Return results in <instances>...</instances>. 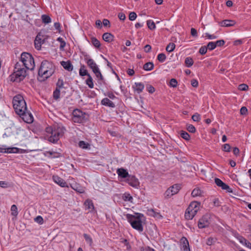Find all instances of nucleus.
Masks as SVG:
<instances>
[{
    "mask_svg": "<svg viewBox=\"0 0 251 251\" xmlns=\"http://www.w3.org/2000/svg\"><path fill=\"white\" fill-rule=\"evenodd\" d=\"M55 67L53 64L47 60H43L38 70V79L44 81L51 76L55 72Z\"/></svg>",
    "mask_w": 251,
    "mask_h": 251,
    "instance_id": "nucleus-1",
    "label": "nucleus"
},
{
    "mask_svg": "<svg viewBox=\"0 0 251 251\" xmlns=\"http://www.w3.org/2000/svg\"><path fill=\"white\" fill-rule=\"evenodd\" d=\"M143 217V214L138 213L136 214V216L129 214L126 215V218L132 227L140 232L143 230L142 222L141 221V218Z\"/></svg>",
    "mask_w": 251,
    "mask_h": 251,
    "instance_id": "nucleus-2",
    "label": "nucleus"
},
{
    "mask_svg": "<svg viewBox=\"0 0 251 251\" xmlns=\"http://www.w3.org/2000/svg\"><path fill=\"white\" fill-rule=\"evenodd\" d=\"M46 131L50 134L48 137L49 141L53 143H56L64 133V129L60 127L54 129L49 127L46 128Z\"/></svg>",
    "mask_w": 251,
    "mask_h": 251,
    "instance_id": "nucleus-3",
    "label": "nucleus"
},
{
    "mask_svg": "<svg viewBox=\"0 0 251 251\" xmlns=\"http://www.w3.org/2000/svg\"><path fill=\"white\" fill-rule=\"evenodd\" d=\"M20 61L26 69L32 70L35 67L34 58L29 53L23 52L21 55Z\"/></svg>",
    "mask_w": 251,
    "mask_h": 251,
    "instance_id": "nucleus-4",
    "label": "nucleus"
},
{
    "mask_svg": "<svg viewBox=\"0 0 251 251\" xmlns=\"http://www.w3.org/2000/svg\"><path fill=\"white\" fill-rule=\"evenodd\" d=\"M200 203L197 201L191 202L187 208L185 218L186 220H192L200 209Z\"/></svg>",
    "mask_w": 251,
    "mask_h": 251,
    "instance_id": "nucleus-5",
    "label": "nucleus"
},
{
    "mask_svg": "<svg viewBox=\"0 0 251 251\" xmlns=\"http://www.w3.org/2000/svg\"><path fill=\"white\" fill-rule=\"evenodd\" d=\"M72 120L74 122L76 123H82L87 119V115L81 110L76 109L73 112Z\"/></svg>",
    "mask_w": 251,
    "mask_h": 251,
    "instance_id": "nucleus-6",
    "label": "nucleus"
},
{
    "mask_svg": "<svg viewBox=\"0 0 251 251\" xmlns=\"http://www.w3.org/2000/svg\"><path fill=\"white\" fill-rule=\"evenodd\" d=\"M26 110V104L23 97L21 95H17V115Z\"/></svg>",
    "mask_w": 251,
    "mask_h": 251,
    "instance_id": "nucleus-7",
    "label": "nucleus"
},
{
    "mask_svg": "<svg viewBox=\"0 0 251 251\" xmlns=\"http://www.w3.org/2000/svg\"><path fill=\"white\" fill-rule=\"evenodd\" d=\"M181 187L179 184H176L169 188L164 193L165 198L168 199L172 196L177 194Z\"/></svg>",
    "mask_w": 251,
    "mask_h": 251,
    "instance_id": "nucleus-8",
    "label": "nucleus"
},
{
    "mask_svg": "<svg viewBox=\"0 0 251 251\" xmlns=\"http://www.w3.org/2000/svg\"><path fill=\"white\" fill-rule=\"evenodd\" d=\"M18 115L19 116V120L22 119L26 123L31 124L33 121V117L32 114L28 112L27 110L21 113H19Z\"/></svg>",
    "mask_w": 251,
    "mask_h": 251,
    "instance_id": "nucleus-9",
    "label": "nucleus"
},
{
    "mask_svg": "<svg viewBox=\"0 0 251 251\" xmlns=\"http://www.w3.org/2000/svg\"><path fill=\"white\" fill-rule=\"evenodd\" d=\"M18 64L17 62V80L19 79V81H21L25 79L27 75V70L25 68H18Z\"/></svg>",
    "mask_w": 251,
    "mask_h": 251,
    "instance_id": "nucleus-10",
    "label": "nucleus"
},
{
    "mask_svg": "<svg viewBox=\"0 0 251 251\" xmlns=\"http://www.w3.org/2000/svg\"><path fill=\"white\" fill-rule=\"evenodd\" d=\"M210 224L209 218L208 215H204L201 218L198 222V227L203 228L208 226Z\"/></svg>",
    "mask_w": 251,
    "mask_h": 251,
    "instance_id": "nucleus-11",
    "label": "nucleus"
},
{
    "mask_svg": "<svg viewBox=\"0 0 251 251\" xmlns=\"http://www.w3.org/2000/svg\"><path fill=\"white\" fill-rule=\"evenodd\" d=\"M126 181L129 185L133 187L137 188L139 186L138 179L134 176L130 175L129 177L126 178Z\"/></svg>",
    "mask_w": 251,
    "mask_h": 251,
    "instance_id": "nucleus-12",
    "label": "nucleus"
},
{
    "mask_svg": "<svg viewBox=\"0 0 251 251\" xmlns=\"http://www.w3.org/2000/svg\"><path fill=\"white\" fill-rule=\"evenodd\" d=\"M215 182L218 186L221 187L222 189L226 190L228 192H232L229 186L223 182L220 179L218 178H215Z\"/></svg>",
    "mask_w": 251,
    "mask_h": 251,
    "instance_id": "nucleus-13",
    "label": "nucleus"
},
{
    "mask_svg": "<svg viewBox=\"0 0 251 251\" xmlns=\"http://www.w3.org/2000/svg\"><path fill=\"white\" fill-rule=\"evenodd\" d=\"M52 179L55 183L62 187H68L66 182L58 176H53Z\"/></svg>",
    "mask_w": 251,
    "mask_h": 251,
    "instance_id": "nucleus-14",
    "label": "nucleus"
},
{
    "mask_svg": "<svg viewBox=\"0 0 251 251\" xmlns=\"http://www.w3.org/2000/svg\"><path fill=\"white\" fill-rule=\"evenodd\" d=\"M84 60L88 67L92 70L98 66L94 60L89 57L88 55L84 56Z\"/></svg>",
    "mask_w": 251,
    "mask_h": 251,
    "instance_id": "nucleus-15",
    "label": "nucleus"
},
{
    "mask_svg": "<svg viewBox=\"0 0 251 251\" xmlns=\"http://www.w3.org/2000/svg\"><path fill=\"white\" fill-rule=\"evenodd\" d=\"M218 24L221 26L229 27L234 25L236 24V22L234 20H225L219 22Z\"/></svg>",
    "mask_w": 251,
    "mask_h": 251,
    "instance_id": "nucleus-16",
    "label": "nucleus"
},
{
    "mask_svg": "<svg viewBox=\"0 0 251 251\" xmlns=\"http://www.w3.org/2000/svg\"><path fill=\"white\" fill-rule=\"evenodd\" d=\"M117 173L119 177L123 178H128L130 176L127 171L124 168H119L117 170Z\"/></svg>",
    "mask_w": 251,
    "mask_h": 251,
    "instance_id": "nucleus-17",
    "label": "nucleus"
},
{
    "mask_svg": "<svg viewBox=\"0 0 251 251\" xmlns=\"http://www.w3.org/2000/svg\"><path fill=\"white\" fill-rule=\"evenodd\" d=\"M101 103L103 105L108 106L111 108H114L115 107V104L107 98L103 99L101 101Z\"/></svg>",
    "mask_w": 251,
    "mask_h": 251,
    "instance_id": "nucleus-18",
    "label": "nucleus"
},
{
    "mask_svg": "<svg viewBox=\"0 0 251 251\" xmlns=\"http://www.w3.org/2000/svg\"><path fill=\"white\" fill-rule=\"evenodd\" d=\"M61 65L63 67L68 71H72L73 69V66L70 61L61 62Z\"/></svg>",
    "mask_w": 251,
    "mask_h": 251,
    "instance_id": "nucleus-19",
    "label": "nucleus"
},
{
    "mask_svg": "<svg viewBox=\"0 0 251 251\" xmlns=\"http://www.w3.org/2000/svg\"><path fill=\"white\" fill-rule=\"evenodd\" d=\"M39 36V35H37L34 41L35 47L38 50L41 49V45L44 43V40H42Z\"/></svg>",
    "mask_w": 251,
    "mask_h": 251,
    "instance_id": "nucleus-20",
    "label": "nucleus"
},
{
    "mask_svg": "<svg viewBox=\"0 0 251 251\" xmlns=\"http://www.w3.org/2000/svg\"><path fill=\"white\" fill-rule=\"evenodd\" d=\"M84 205L86 208L88 209L89 212H92L94 209L93 202L90 199H87L85 201Z\"/></svg>",
    "mask_w": 251,
    "mask_h": 251,
    "instance_id": "nucleus-21",
    "label": "nucleus"
},
{
    "mask_svg": "<svg viewBox=\"0 0 251 251\" xmlns=\"http://www.w3.org/2000/svg\"><path fill=\"white\" fill-rule=\"evenodd\" d=\"M92 71L95 74L96 76L97 77L98 80L101 81L103 80V77L102 75L98 66L96 67L94 69H92Z\"/></svg>",
    "mask_w": 251,
    "mask_h": 251,
    "instance_id": "nucleus-22",
    "label": "nucleus"
},
{
    "mask_svg": "<svg viewBox=\"0 0 251 251\" xmlns=\"http://www.w3.org/2000/svg\"><path fill=\"white\" fill-rule=\"evenodd\" d=\"M14 150H16V148H6L5 146H2L1 147L0 146V152H4V153H15V151H14Z\"/></svg>",
    "mask_w": 251,
    "mask_h": 251,
    "instance_id": "nucleus-23",
    "label": "nucleus"
},
{
    "mask_svg": "<svg viewBox=\"0 0 251 251\" xmlns=\"http://www.w3.org/2000/svg\"><path fill=\"white\" fill-rule=\"evenodd\" d=\"M114 36L110 33L106 32L104 33L102 35V39L107 42H111L113 40Z\"/></svg>",
    "mask_w": 251,
    "mask_h": 251,
    "instance_id": "nucleus-24",
    "label": "nucleus"
},
{
    "mask_svg": "<svg viewBox=\"0 0 251 251\" xmlns=\"http://www.w3.org/2000/svg\"><path fill=\"white\" fill-rule=\"evenodd\" d=\"M134 90L137 91L138 93H140L142 92L144 88V85L142 83H135V86H133Z\"/></svg>",
    "mask_w": 251,
    "mask_h": 251,
    "instance_id": "nucleus-25",
    "label": "nucleus"
},
{
    "mask_svg": "<svg viewBox=\"0 0 251 251\" xmlns=\"http://www.w3.org/2000/svg\"><path fill=\"white\" fill-rule=\"evenodd\" d=\"M71 187L74 190L79 193H83L85 192L84 188L77 184H74L73 186H71Z\"/></svg>",
    "mask_w": 251,
    "mask_h": 251,
    "instance_id": "nucleus-26",
    "label": "nucleus"
},
{
    "mask_svg": "<svg viewBox=\"0 0 251 251\" xmlns=\"http://www.w3.org/2000/svg\"><path fill=\"white\" fill-rule=\"evenodd\" d=\"M79 75L82 76L85 75L88 76V75H90L88 73L87 70L85 69V66L84 65L81 66L80 68L79 69Z\"/></svg>",
    "mask_w": 251,
    "mask_h": 251,
    "instance_id": "nucleus-27",
    "label": "nucleus"
},
{
    "mask_svg": "<svg viewBox=\"0 0 251 251\" xmlns=\"http://www.w3.org/2000/svg\"><path fill=\"white\" fill-rule=\"evenodd\" d=\"M154 65L152 62H148L143 66V69L145 71H151L153 69Z\"/></svg>",
    "mask_w": 251,
    "mask_h": 251,
    "instance_id": "nucleus-28",
    "label": "nucleus"
},
{
    "mask_svg": "<svg viewBox=\"0 0 251 251\" xmlns=\"http://www.w3.org/2000/svg\"><path fill=\"white\" fill-rule=\"evenodd\" d=\"M86 83L90 88H93L94 87L93 78L90 75H88V78L86 80Z\"/></svg>",
    "mask_w": 251,
    "mask_h": 251,
    "instance_id": "nucleus-29",
    "label": "nucleus"
},
{
    "mask_svg": "<svg viewBox=\"0 0 251 251\" xmlns=\"http://www.w3.org/2000/svg\"><path fill=\"white\" fill-rule=\"evenodd\" d=\"M91 42L96 48H99L100 46V41L95 37L91 38Z\"/></svg>",
    "mask_w": 251,
    "mask_h": 251,
    "instance_id": "nucleus-30",
    "label": "nucleus"
},
{
    "mask_svg": "<svg viewBox=\"0 0 251 251\" xmlns=\"http://www.w3.org/2000/svg\"><path fill=\"white\" fill-rule=\"evenodd\" d=\"M13 67V73L9 77V81L12 82H14L16 81V72L15 71L16 69V64L14 65Z\"/></svg>",
    "mask_w": 251,
    "mask_h": 251,
    "instance_id": "nucleus-31",
    "label": "nucleus"
},
{
    "mask_svg": "<svg viewBox=\"0 0 251 251\" xmlns=\"http://www.w3.org/2000/svg\"><path fill=\"white\" fill-rule=\"evenodd\" d=\"M148 28L151 30H153L156 28L155 23L151 20H148L147 22Z\"/></svg>",
    "mask_w": 251,
    "mask_h": 251,
    "instance_id": "nucleus-32",
    "label": "nucleus"
},
{
    "mask_svg": "<svg viewBox=\"0 0 251 251\" xmlns=\"http://www.w3.org/2000/svg\"><path fill=\"white\" fill-rule=\"evenodd\" d=\"M201 194V190L199 188L194 189L191 193V195L193 197H196L200 196Z\"/></svg>",
    "mask_w": 251,
    "mask_h": 251,
    "instance_id": "nucleus-33",
    "label": "nucleus"
},
{
    "mask_svg": "<svg viewBox=\"0 0 251 251\" xmlns=\"http://www.w3.org/2000/svg\"><path fill=\"white\" fill-rule=\"evenodd\" d=\"M42 21L45 24H49L51 22L50 18L47 15H43L41 17Z\"/></svg>",
    "mask_w": 251,
    "mask_h": 251,
    "instance_id": "nucleus-34",
    "label": "nucleus"
},
{
    "mask_svg": "<svg viewBox=\"0 0 251 251\" xmlns=\"http://www.w3.org/2000/svg\"><path fill=\"white\" fill-rule=\"evenodd\" d=\"M176 45L173 43H169L166 47V50L168 52L173 51L175 49Z\"/></svg>",
    "mask_w": 251,
    "mask_h": 251,
    "instance_id": "nucleus-35",
    "label": "nucleus"
},
{
    "mask_svg": "<svg viewBox=\"0 0 251 251\" xmlns=\"http://www.w3.org/2000/svg\"><path fill=\"white\" fill-rule=\"evenodd\" d=\"M11 215H12V220L13 223H14V219L16 217V204L12 205L11 208Z\"/></svg>",
    "mask_w": 251,
    "mask_h": 251,
    "instance_id": "nucleus-36",
    "label": "nucleus"
},
{
    "mask_svg": "<svg viewBox=\"0 0 251 251\" xmlns=\"http://www.w3.org/2000/svg\"><path fill=\"white\" fill-rule=\"evenodd\" d=\"M64 82L62 79L59 78L56 83V89H60L63 88Z\"/></svg>",
    "mask_w": 251,
    "mask_h": 251,
    "instance_id": "nucleus-37",
    "label": "nucleus"
},
{
    "mask_svg": "<svg viewBox=\"0 0 251 251\" xmlns=\"http://www.w3.org/2000/svg\"><path fill=\"white\" fill-rule=\"evenodd\" d=\"M186 128L187 130L191 133H195L196 132V128L195 126L191 124H187Z\"/></svg>",
    "mask_w": 251,
    "mask_h": 251,
    "instance_id": "nucleus-38",
    "label": "nucleus"
},
{
    "mask_svg": "<svg viewBox=\"0 0 251 251\" xmlns=\"http://www.w3.org/2000/svg\"><path fill=\"white\" fill-rule=\"evenodd\" d=\"M185 63L186 65L188 67H190L193 65L194 62H193V59L191 58L187 57L185 59Z\"/></svg>",
    "mask_w": 251,
    "mask_h": 251,
    "instance_id": "nucleus-39",
    "label": "nucleus"
},
{
    "mask_svg": "<svg viewBox=\"0 0 251 251\" xmlns=\"http://www.w3.org/2000/svg\"><path fill=\"white\" fill-rule=\"evenodd\" d=\"M181 137L186 140H189L190 138L189 134L186 131H182L180 134Z\"/></svg>",
    "mask_w": 251,
    "mask_h": 251,
    "instance_id": "nucleus-40",
    "label": "nucleus"
},
{
    "mask_svg": "<svg viewBox=\"0 0 251 251\" xmlns=\"http://www.w3.org/2000/svg\"><path fill=\"white\" fill-rule=\"evenodd\" d=\"M166 59V55L163 53H159L157 56V59L161 62H163Z\"/></svg>",
    "mask_w": 251,
    "mask_h": 251,
    "instance_id": "nucleus-41",
    "label": "nucleus"
},
{
    "mask_svg": "<svg viewBox=\"0 0 251 251\" xmlns=\"http://www.w3.org/2000/svg\"><path fill=\"white\" fill-rule=\"evenodd\" d=\"M60 91L59 89H55L53 93V97L54 99L57 100L60 97Z\"/></svg>",
    "mask_w": 251,
    "mask_h": 251,
    "instance_id": "nucleus-42",
    "label": "nucleus"
},
{
    "mask_svg": "<svg viewBox=\"0 0 251 251\" xmlns=\"http://www.w3.org/2000/svg\"><path fill=\"white\" fill-rule=\"evenodd\" d=\"M208 50H213L216 47L214 42H209L206 46Z\"/></svg>",
    "mask_w": 251,
    "mask_h": 251,
    "instance_id": "nucleus-43",
    "label": "nucleus"
},
{
    "mask_svg": "<svg viewBox=\"0 0 251 251\" xmlns=\"http://www.w3.org/2000/svg\"><path fill=\"white\" fill-rule=\"evenodd\" d=\"M78 145H79V147H80L82 149H87L88 147L89 146L88 143H87L83 141H79V142L78 143Z\"/></svg>",
    "mask_w": 251,
    "mask_h": 251,
    "instance_id": "nucleus-44",
    "label": "nucleus"
},
{
    "mask_svg": "<svg viewBox=\"0 0 251 251\" xmlns=\"http://www.w3.org/2000/svg\"><path fill=\"white\" fill-rule=\"evenodd\" d=\"M83 236L87 243H88L90 245H91L93 243V240L92 238L88 234L84 233L83 234Z\"/></svg>",
    "mask_w": 251,
    "mask_h": 251,
    "instance_id": "nucleus-45",
    "label": "nucleus"
},
{
    "mask_svg": "<svg viewBox=\"0 0 251 251\" xmlns=\"http://www.w3.org/2000/svg\"><path fill=\"white\" fill-rule=\"evenodd\" d=\"M123 199L125 201H132L133 198L130 194H126L123 196Z\"/></svg>",
    "mask_w": 251,
    "mask_h": 251,
    "instance_id": "nucleus-46",
    "label": "nucleus"
},
{
    "mask_svg": "<svg viewBox=\"0 0 251 251\" xmlns=\"http://www.w3.org/2000/svg\"><path fill=\"white\" fill-rule=\"evenodd\" d=\"M192 119L195 122H199L201 120V116L198 113H196L192 116Z\"/></svg>",
    "mask_w": 251,
    "mask_h": 251,
    "instance_id": "nucleus-47",
    "label": "nucleus"
},
{
    "mask_svg": "<svg viewBox=\"0 0 251 251\" xmlns=\"http://www.w3.org/2000/svg\"><path fill=\"white\" fill-rule=\"evenodd\" d=\"M248 88H249L247 84H244V83L240 84L238 86V89L241 91H246L248 89Z\"/></svg>",
    "mask_w": 251,
    "mask_h": 251,
    "instance_id": "nucleus-48",
    "label": "nucleus"
},
{
    "mask_svg": "<svg viewBox=\"0 0 251 251\" xmlns=\"http://www.w3.org/2000/svg\"><path fill=\"white\" fill-rule=\"evenodd\" d=\"M177 85V81L175 78H172L170 81V86L172 87H176Z\"/></svg>",
    "mask_w": 251,
    "mask_h": 251,
    "instance_id": "nucleus-49",
    "label": "nucleus"
},
{
    "mask_svg": "<svg viewBox=\"0 0 251 251\" xmlns=\"http://www.w3.org/2000/svg\"><path fill=\"white\" fill-rule=\"evenodd\" d=\"M207 50L206 46H202L199 50V52L201 55L205 54L206 53Z\"/></svg>",
    "mask_w": 251,
    "mask_h": 251,
    "instance_id": "nucleus-50",
    "label": "nucleus"
},
{
    "mask_svg": "<svg viewBox=\"0 0 251 251\" xmlns=\"http://www.w3.org/2000/svg\"><path fill=\"white\" fill-rule=\"evenodd\" d=\"M230 146L228 144H225L223 146V151L226 152H229L230 151Z\"/></svg>",
    "mask_w": 251,
    "mask_h": 251,
    "instance_id": "nucleus-51",
    "label": "nucleus"
},
{
    "mask_svg": "<svg viewBox=\"0 0 251 251\" xmlns=\"http://www.w3.org/2000/svg\"><path fill=\"white\" fill-rule=\"evenodd\" d=\"M137 15L136 13L134 12H130L129 14V19L130 21H134L136 19Z\"/></svg>",
    "mask_w": 251,
    "mask_h": 251,
    "instance_id": "nucleus-52",
    "label": "nucleus"
},
{
    "mask_svg": "<svg viewBox=\"0 0 251 251\" xmlns=\"http://www.w3.org/2000/svg\"><path fill=\"white\" fill-rule=\"evenodd\" d=\"M214 42L215 43L216 47H222L225 44V41L224 40H218Z\"/></svg>",
    "mask_w": 251,
    "mask_h": 251,
    "instance_id": "nucleus-53",
    "label": "nucleus"
},
{
    "mask_svg": "<svg viewBox=\"0 0 251 251\" xmlns=\"http://www.w3.org/2000/svg\"><path fill=\"white\" fill-rule=\"evenodd\" d=\"M34 221L38 224H42L44 222L43 218L41 216H38L34 219Z\"/></svg>",
    "mask_w": 251,
    "mask_h": 251,
    "instance_id": "nucleus-54",
    "label": "nucleus"
},
{
    "mask_svg": "<svg viewBox=\"0 0 251 251\" xmlns=\"http://www.w3.org/2000/svg\"><path fill=\"white\" fill-rule=\"evenodd\" d=\"M147 89L148 92L151 94L153 93L155 91L154 88L151 85L147 86Z\"/></svg>",
    "mask_w": 251,
    "mask_h": 251,
    "instance_id": "nucleus-55",
    "label": "nucleus"
},
{
    "mask_svg": "<svg viewBox=\"0 0 251 251\" xmlns=\"http://www.w3.org/2000/svg\"><path fill=\"white\" fill-rule=\"evenodd\" d=\"M248 113V109L247 108L243 106L240 109V114L241 115H246Z\"/></svg>",
    "mask_w": 251,
    "mask_h": 251,
    "instance_id": "nucleus-56",
    "label": "nucleus"
},
{
    "mask_svg": "<svg viewBox=\"0 0 251 251\" xmlns=\"http://www.w3.org/2000/svg\"><path fill=\"white\" fill-rule=\"evenodd\" d=\"M180 241L182 243V245H188L189 242L188 240L184 237L181 238Z\"/></svg>",
    "mask_w": 251,
    "mask_h": 251,
    "instance_id": "nucleus-57",
    "label": "nucleus"
},
{
    "mask_svg": "<svg viewBox=\"0 0 251 251\" xmlns=\"http://www.w3.org/2000/svg\"><path fill=\"white\" fill-rule=\"evenodd\" d=\"M205 36L207 37L209 39H215L217 38L216 36L213 34H210L208 33H205Z\"/></svg>",
    "mask_w": 251,
    "mask_h": 251,
    "instance_id": "nucleus-58",
    "label": "nucleus"
},
{
    "mask_svg": "<svg viewBox=\"0 0 251 251\" xmlns=\"http://www.w3.org/2000/svg\"><path fill=\"white\" fill-rule=\"evenodd\" d=\"M191 34L192 36L194 37H197L198 36L197 30L194 28H192L191 29Z\"/></svg>",
    "mask_w": 251,
    "mask_h": 251,
    "instance_id": "nucleus-59",
    "label": "nucleus"
},
{
    "mask_svg": "<svg viewBox=\"0 0 251 251\" xmlns=\"http://www.w3.org/2000/svg\"><path fill=\"white\" fill-rule=\"evenodd\" d=\"M191 85H192L193 87H198V82L197 80L193 79L191 80Z\"/></svg>",
    "mask_w": 251,
    "mask_h": 251,
    "instance_id": "nucleus-60",
    "label": "nucleus"
},
{
    "mask_svg": "<svg viewBox=\"0 0 251 251\" xmlns=\"http://www.w3.org/2000/svg\"><path fill=\"white\" fill-rule=\"evenodd\" d=\"M151 49V47L150 45H147L144 47V51L146 52H150Z\"/></svg>",
    "mask_w": 251,
    "mask_h": 251,
    "instance_id": "nucleus-61",
    "label": "nucleus"
},
{
    "mask_svg": "<svg viewBox=\"0 0 251 251\" xmlns=\"http://www.w3.org/2000/svg\"><path fill=\"white\" fill-rule=\"evenodd\" d=\"M108 97H109L111 99H114L116 98L115 96L112 92H108L106 94H105Z\"/></svg>",
    "mask_w": 251,
    "mask_h": 251,
    "instance_id": "nucleus-62",
    "label": "nucleus"
},
{
    "mask_svg": "<svg viewBox=\"0 0 251 251\" xmlns=\"http://www.w3.org/2000/svg\"><path fill=\"white\" fill-rule=\"evenodd\" d=\"M119 18L122 21H124L126 19V16L123 13H120L118 15Z\"/></svg>",
    "mask_w": 251,
    "mask_h": 251,
    "instance_id": "nucleus-63",
    "label": "nucleus"
},
{
    "mask_svg": "<svg viewBox=\"0 0 251 251\" xmlns=\"http://www.w3.org/2000/svg\"><path fill=\"white\" fill-rule=\"evenodd\" d=\"M141 251H154V250L150 247H145L141 249Z\"/></svg>",
    "mask_w": 251,
    "mask_h": 251,
    "instance_id": "nucleus-64",
    "label": "nucleus"
}]
</instances>
